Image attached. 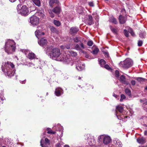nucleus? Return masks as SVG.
<instances>
[{
  "label": "nucleus",
  "mask_w": 147,
  "mask_h": 147,
  "mask_svg": "<svg viewBox=\"0 0 147 147\" xmlns=\"http://www.w3.org/2000/svg\"><path fill=\"white\" fill-rule=\"evenodd\" d=\"M93 50L92 52H91L93 54L96 55L97 54L99 51V50L98 48H96L94 45L92 47Z\"/></svg>",
  "instance_id": "dca6fc26"
},
{
  "label": "nucleus",
  "mask_w": 147,
  "mask_h": 147,
  "mask_svg": "<svg viewBox=\"0 0 147 147\" xmlns=\"http://www.w3.org/2000/svg\"><path fill=\"white\" fill-rule=\"evenodd\" d=\"M65 48H66L67 49H69L71 47V45L69 43H68L65 46Z\"/></svg>",
  "instance_id": "a19ab883"
},
{
  "label": "nucleus",
  "mask_w": 147,
  "mask_h": 147,
  "mask_svg": "<svg viewBox=\"0 0 147 147\" xmlns=\"http://www.w3.org/2000/svg\"><path fill=\"white\" fill-rule=\"evenodd\" d=\"M115 75L116 77H118L119 76V71L117 70H116L115 71Z\"/></svg>",
  "instance_id": "e433bc0d"
},
{
  "label": "nucleus",
  "mask_w": 147,
  "mask_h": 147,
  "mask_svg": "<svg viewBox=\"0 0 147 147\" xmlns=\"http://www.w3.org/2000/svg\"><path fill=\"white\" fill-rule=\"evenodd\" d=\"M61 10V7L59 5H57L56 7L54 8L53 10V11L57 14H59Z\"/></svg>",
  "instance_id": "1a4fd4ad"
},
{
  "label": "nucleus",
  "mask_w": 147,
  "mask_h": 147,
  "mask_svg": "<svg viewBox=\"0 0 147 147\" xmlns=\"http://www.w3.org/2000/svg\"><path fill=\"white\" fill-rule=\"evenodd\" d=\"M93 44V42L92 40H89L88 42L87 45L89 46H92Z\"/></svg>",
  "instance_id": "f704fd0d"
},
{
  "label": "nucleus",
  "mask_w": 147,
  "mask_h": 147,
  "mask_svg": "<svg viewBox=\"0 0 147 147\" xmlns=\"http://www.w3.org/2000/svg\"><path fill=\"white\" fill-rule=\"evenodd\" d=\"M113 96L115 97L116 98H118V97L119 98V96H118V95H117L115 94H114L113 95Z\"/></svg>",
  "instance_id": "864d4df0"
},
{
  "label": "nucleus",
  "mask_w": 147,
  "mask_h": 147,
  "mask_svg": "<svg viewBox=\"0 0 147 147\" xmlns=\"http://www.w3.org/2000/svg\"><path fill=\"white\" fill-rule=\"evenodd\" d=\"M106 63V62L103 59H102V64H105Z\"/></svg>",
  "instance_id": "3c124183"
},
{
  "label": "nucleus",
  "mask_w": 147,
  "mask_h": 147,
  "mask_svg": "<svg viewBox=\"0 0 147 147\" xmlns=\"http://www.w3.org/2000/svg\"><path fill=\"white\" fill-rule=\"evenodd\" d=\"M88 18L86 20V23L89 25H91L93 21V18L91 15H88Z\"/></svg>",
  "instance_id": "9d476101"
},
{
  "label": "nucleus",
  "mask_w": 147,
  "mask_h": 147,
  "mask_svg": "<svg viewBox=\"0 0 147 147\" xmlns=\"http://www.w3.org/2000/svg\"><path fill=\"white\" fill-rule=\"evenodd\" d=\"M42 140H41L40 143V145L42 147H48L47 146H45L42 143Z\"/></svg>",
  "instance_id": "603ef678"
},
{
  "label": "nucleus",
  "mask_w": 147,
  "mask_h": 147,
  "mask_svg": "<svg viewBox=\"0 0 147 147\" xmlns=\"http://www.w3.org/2000/svg\"><path fill=\"white\" fill-rule=\"evenodd\" d=\"M123 110V107L120 106H117L116 107V115L119 119L121 120V119H122L123 117H121L120 116H119L117 115V111H119L120 113H121Z\"/></svg>",
  "instance_id": "0eeeda50"
},
{
  "label": "nucleus",
  "mask_w": 147,
  "mask_h": 147,
  "mask_svg": "<svg viewBox=\"0 0 147 147\" xmlns=\"http://www.w3.org/2000/svg\"><path fill=\"white\" fill-rule=\"evenodd\" d=\"M125 93L128 96H131V92L130 90L128 89H126L125 90Z\"/></svg>",
  "instance_id": "393cba45"
},
{
  "label": "nucleus",
  "mask_w": 147,
  "mask_h": 147,
  "mask_svg": "<svg viewBox=\"0 0 147 147\" xmlns=\"http://www.w3.org/2000/svg\"><path fill=\"white\" fill-rule=\"evenodd\" d=\"M123 83L126 84V85H130L129 82L126 81H125L124 82H123Z\"/></svg>",
  "instance_id": "09e8293b"
},
{
  "label": "nucleus",
  "mask_w": 147,
  "mask_h": 147,
  "mask_svg": "<svg viewBox=\"0 0 147 147\" xmlns=\"http://www.w3.org/2000/svg\"><path fill=\"white\" fill-rule=\"evenodd\" d=\"M80 50H81V52L84 54L86 53V51H83L82 50L80 49Z\"/></svg>",
  "instance_id": "052dcab7"
},
{
  "label": "nucleus",
  "mask_w": 147,
  "mask_h": 147,
  "mask_svg": "<svg viewBox=\"0 0 147 147\" xmlns=\"http://www.w3.org/2000/svg\"><path fill=\"white\" fill-rule=\"evenodd\" d=\"M45 140L46 144H48L49 145L50 144V141L48 138H45Z\"/></svg>",
  "instance_id": "4c0bfd02"
},
{
  "label": "nucleus",
  "mask_w": 147,
  "mask_h": 147,
  "mask_svg": "<svg viewBox=\"0 0 147 147\" xmlns=\"http://www.w3.org/2000/svg\"><path fill=\"white\" fill-rule=\"evenodd\" d=\"M35 55L33 53H29L28 56V57L29 59H33L35 58Z\"/></svg>",
  "instance_id": "412c9836"
},
{
  "label": "nucleus",
  "mask_w": 147,
  "mask_h": 147,
  "mask_svg": "<svg viewBox=\"0 0 147 147\" xmlns=\"http://www.w3.org/2000/svg\"><path fill=\"white\" fill-rule=\"evenodd\" d=\"M102 136L103 142L104 144L107 145L111 142V139L109 136L103 135H102Z\"/></svg>",
  "instance_id": "423d86ee"
},
{
  "label": "nucleus",
  "mask_w": 147,
  "mask_h": 147,
  "mask_svg": "<svg viewBox=\"0 0 147 147\" xmlns=\"http://www.w3.org/2000/svg\"><path fill=\"white\" fill-rule=\"evenodd\" d=\"M71 55L73 57H76L77 55V53L72 51H69Z\"/></svg>",
  "instance_id": "5701e85b"
},
{
  "label": "nucleus",
  "mask_w": 147,
  "mask_h": 147,
  "mask_svg": "<svg viewBox=\"0 0 147 147\" xmlns=\"http://www.w3.org/2000/svg\"><path fill=\"white\" fill-rule=\"evenodd\" d=\"M104 67L108 70H111V69L109 65L107 64L105 65L103 67Z\"/></svg>",
  "instance_id": "2f4dec72"
},
{
  "label": "nucleus",
  "mask_w": 147,
  "mask_h": 147,
  "mask_svg": "<svg viewBox=\"0 0 147 147\" xmlns=\"http://www.w3.org/2000/svg\"><path fill=\"white\" fill-rule=\"evenodd\" d=\"M131 83L133 86H134L136 84V82L134 80H132L131 82Z\"/></svg>",
  "instance_id": "49530a36"
},
{
  "label": "nucleus",
  "mask_w": 147,
  "mask_h": 147,
  "mask_svg": "<svg viewBox=\"0 0 147 147\" xmlns=\"http://www.w3.org/2000/svg\"><path fill=\"white\" fill-rule=\"evenodd\" d=\"M119 20L120 24H123L125 22L126 20L125 17L120 15L119 16Z\"/></svg>",
  "instance_id": "4468645a"
},
{
  "label": "nucleus",
  "mask_w": 147,
  "mask_h": 147,
  "mask_svg": "<svg viewBox=\"0 0 147 147\" xmlns=\"http://www.w3.org/2000/svg\"><path fill=\"white\" fill-rule=\"evenodd\" d=\"M62 89L61 88H58L56 89L55 94L57 96H59L61 94V92L62 91Z\"/></svg>",
  "instance_id": "2eb2a0df"
},
{
  "label": "nucleus",
  "mask_w": 147,
  "mask_h": 147,
  "mask_svg": "<svg viewBox=\"0 0 147 147\" xmlns=\"http://www.w3.org/2000/svg\"><path fill=\"white\" fill-rule=\"evenodd\" d=\"M38 44L41 46H44L46 45L47 43V40L45 38H41L38 42Z\"/></svg>",
  "instance_id": "6e6552de"
},
{
  "label": "nucleus",
  "mask_w": 147,
  "mask_h": 147,
  "mask_svg": "<svg viewBox=\"0 0 147 147\" xmlns=\"http://www.w3.org/2000/svg\"><path fill=\"white\" fill-rule=\"evenodd\" d=\"M79 30V29L77 27H71L69 30V33L72 36L76 35Z\"/></svg>",
  "instance_id": "39448f33"
},
{
  "label": "nucleus",
  "mask_w": 147,
  "mask_h": 147,
  "mask_svg": "<svg viewBox=\"0 0 147 147\" xmlns=\"http://www.w3.org/2000/svg\"><path fill=\"white\" fill-rule=\"evenodd\" d=\"M144 100V101H145V102L144 103V104H147V99H143V100H140V101L141 102H143V101Z\"/></svg>",
  "instance_id": "de8ad7c7"
},
{
  "label": "nucleus",
  "mask_w": 147,
  "mask_h": 147,
  "mask_svg": "<svg viewBox=\"0 0 147 147\" xmlns=\"http://www.w3.org/2000/svg\"><path fill=\"white\" fill-rule=\"evenodd\" d=\"M11 47L12 48V51H14L16 49V47L13 46V45H11Z\"/></svg>",
  "instance_id": "5fc2aeb1"
},
{
  "label": "nucleus",
  "mask_w": 147,
  "mask_h": 147,
  "mask_svg": "<svg viewBox=\"0 0 147 147\" xmlns=\"http://www.w3.org/2000/svg\"><path fill=\"white\" fill-rule=\"evenodd\" d=\"M53 23L56 26H59L61 25V23L59 21L57 20H54Z\"/></svg>",
  "instance_id": "a878e982"
},
{
  "label": "nucleus",
  "mask_w": 147,
  "mask_h": 147,
  "mask_svg": "<svg viewBox=\"0 0 147 147\" xmlns=\"http://www.w3.org/2000/svg\"><path fill=\"white\" fill-rule=\"evenodd\" d=\"M136 80L138 82L141 83L144 82L145 79L142 78H136Z\"/></svg>",
  "instance_id": "c756f323"
},
{
  "label": "nucleus",
  "mask_w": 147,
  "mask_h": 147,
  "mask_svg": "<svg viewBox=\"0 0 147 147\" xmlns=\"http://www.w3.org/2000/svg\"><path fill=\"white\" fill-rule=\"evenodd\" d=\"M30 22L33 25H36L38 24L39 20L36 16H32L30 18Z\"/></svg>",
  "instance_id": "20e7f679"
},
{
  "label": "nucleus",
  "mask_w": 147,
  "mask_h": 147,
  "mask_svg": "<svg viewBox=\"0 0 147 147\" xmlns=\"http://www.w3.org/2000/svg\"><path fill=\"white\" fill-rule=\"evenodd\" d=\"M38 15L41 17L43 18L44 16V14L41 11H39L37 12Z\"/></svg>",
  "instance_id": "7c9ffc66"
},
{
  "label": "nucleus",
  "mask_w": 147,
  "mask_h": 147,
  "mask_svg": "<svg viewBox=\"0 0 147 147\" xmlns=\"http://www.w3.org/2000/svg\"><path fill=\"white\" fill-rule=\"evenodd\" d=\"M5 51L6 52H7V53L9 54V48L7 46H5Z\"/></svg>",
  "instance_id": "c9c22d12"
},
{
  "label": "nucleus",
  "mask_w": 147,
  "mask_h": 147,
  "mask_svg": "<svg viewBox=\"0 0 147 147\" xmlns=\"http://www.w3.org/2000/svg\"><path fill=\"white\" fill-rule=\"evenodd\" d=\"M110 28L112 32H116V30L115 29L112 28L111 26H110Z\"/></svg>",
  "instance_id": "79ce46f5"
},
{
  "label": "nucleus",
  "mask_w": 147,
  "mask_h": 147,
  "mask_svg": "<svg viewBox=\"0 0 147 147\" xmlns=\"http://www.w3.org/2000/svg\"><path fill=\"white\" fill-rule=\"evenodd\" d=\"M143 43V42L141 40H139L138 42V45L139 46H142Z\"/></svg>",
  "instance_id": "ea45409f"
},
{
  "label": "nucleus",
  "mask_w": 147,
  "mask_h": 147,
  "mask_svg": "<svg viewBox=\"0 0 147 147\" xmlns=\"http://www.w3.org/2000/svg\"><path fill=\"white\" fill-rule=\"evenodd\" d=\"M124 34L126 37H128L129 36V33L126 30H124Z\"/></svg>",
  "instance_id": "72a5a7b5"
},
{
  "label": "nucleus",
  "mask_w": 147,
  "mask_h": 147,
  "mask_svg": "<svg viewBox=\"0 0 147 147\" xmlns=\"http://www.w3.org/2000/svg\"><path fill=\"white\" fill-rule=\"evenodd\" d=\"M75 48L76 49L78 50H80L81 49L79 45L78 44H76L75 46Z\"/></svg>",
  "instance_id": "58836bf2"
},
{
  "label": "nucleus",
  "mask_w": 147,
  "mask_h": 147,
  "mask_svg": "<svg viewBox=\"0 0 147 147\" xmlns=\"http://www.w3.org/2000/svg\"><path fill=\"white\" fill-rule=\"evenodd\" d=\"M55 3L57 4V5H59V2L57 0H50L49 2V5L51 7H53V4Z\"/></svg>",
  "instance_id": "ddd939ff"
},
{
  "label": "nucleus",
  "mask_w": 147,
  "mask_h": 147,
  "mask_svg": "<svg viewBox=\"0 0 147 147\" xmlns=\"http://www.w3.org/2000/svg\"><path fill=\"white\" fill-rule=\"evenodd\" d=\"M61 48L62 49H64L65 47H64V46H63L61 45Z\"/></svg>",
  "instance_id": "338daca9"
},
{
  "label": "nucleus",
  "mask_w": 147,
  "mask_h": 147,
  "mask_svg": "<svg viewBox=\"0 0 147 147\" xmlns=\"http://www.w3.org/2000/svg\"><path fill=\"white\" fill-rule=\"evenodd\" d=\"M140 37L141 38H144L146 36V32H142L139 34Z\"/></svg>",
  "instance_id": "4be33fe9"
},
{
  "label": "nucleus",
  "mask_w": 147,
  "mask_h": 147,
  "mask_svg": "<svg viewBox=\"0 0 147 147\" xmlns=\"http://www.w3.org/2000/svg\"><path fill=\"white\" fill-rule=\"evenodd\" d=\"M36 6L40 7L41 5L40 1V0H31Z\"/></svg>",
  "instance_id": "6ab92c4d"
},
{
  "label": "nucleus",
  "mask_w": 147,
  "mask_h": 147,
  "mask_svg": "<svg viewBox=\"0 0 147 147\" xmlns=\"http://www.w3.org/2000/svg\"><path fill=\"white\" fill-rule=\"evenodd\" d=\"M144 135L146 136L147 135V130H146L144 131Z\"/></svg>",
  "instance_id": "e2e57ef3"
},
{
  "label": "nucleus",
  "mask_w": 147,
  "mask_h": 147,
  "mask_svg": "<svg viewBox=\"0 0 147 147\" xmlns=\"http://www.w3.org/2000/svg\"><path fill=\"white\" fill-rule=\"evenodd\" d=\"M101 139V135H100L98 137V140L99 141H100V140Z\"/></svg>",
  "instance_id": "0e129e2a"
},
{
  "label": "nucleus",
  "mask_w": 147,
  "mask_h": 147,
  "mask_svg": "<svg viewBox=\"0 0 147 147\" xmlns=\"http://www.w3.org/2000/svg\"><path fill=\"white\" fill-rule=\"evenodd\" d=\"M126 98L124 94H122L121 95V98L120 101H122L123 99H125Z\"/></svg>",
  "instance_id": "473e14b6"
},
{
  "label": "nucleus",
  "mask_w": 147,
  "mask_h": 147,
  "mask_svg": "<svg viewBox=\"0 0 147 147\" xmlns=\"http://www.w3.org/2000/svg\"><path fill=\"white\" fill-rule=\"evenodd\" d=\"M64 147H69V146L68 145H66L64 146Z\"/></svg>",
  "instance_id": "774afa93"
},
{
  "label": "nucleus",
  "mask_w": 147,
  "mask_h": 147,
  "mask_svg": "<svg viewBox=\"0 0 147 147\" xmlns=\"http://www.w3.org/2000/svg\"><path fill=\"white\" fill-rule=\"evenodd\" d=\"M114 142L115 144H116V145H117L119 147H122V144L119 140L117 139L114 141Z\"/></svg>",
  "instance_id": "aec40b11"
},
{
  "label": "nucleus",
  "mask_w": 147,
  "mask_h": 147,
  "mask_svg": "<svg viewBox=\"0 0 147 147\" xmlns=\"http://www.w3.org/2000/svg\"><path fill=\"white\" fill-rule=\"evenodd\" d=\"M50 16L52 18H53L55 16V15L52 13H50Z\"/></svg>",
  "instance_id": "6e6d98bb"
},
{
  "label": "nucleus",
  "mask_w": 147,
  "mask_h": 147,
  "mask_svg": "<svg viewBox=\"0 0 147 147\" xmlns=\"http://www.w3.org/2000/svg\"><path fill=\"white\" fill-rule=\"evenodd\" d=\"M21 6V5L20 4L18 5L17 9L18 13L23 16H27L28 12V8L25 5Z\"/></svg>",
  "instance_id": "7ed1b4c3"
},
{
  "label": "nucleus",
  "mask_w": 147,
  "mask_h": 147,
  "mask_svg": "<svg viewBox=\"0 0 147 147\" xmlns=\"http://www.w3.org/2000/svg\"><path fill=\"white\" fill-rule=\"evenodd\" d=\"M80 37H78L77 36H76L73 38V40L74 42L78 43L80 40Z\"/></svg>",
  "instance_id": "c85d7f7f"
},
{
  "label": "nucleus",
  "mask_w": 147,
  "mask_h": 147,
  "mask_svg": "<svg viewBox=\"0 0 147 147\" xmlns=\"http://www.w3.org/2000/svg\"><path fill=\"white\" fill-rule=\"evenodd\" d=\"M80 45L81 46V47L82 49H84V45L82 43H81Z\"/></svg>",
  "instance_id": "bf43d9fd"
},
{
  "label": "nucleus",
  "mask_w": 147,
  "mask_h": 147,
  "mask_svg": "<svg viewBox=\"0 0 147 147\" xmlns=\"http://www.w3.org/2000/svg\"><path fill=\"white\" fill-rule=\"evenodd\" d=\"M53 47L51 46H47V49L46 50V53L49 52H51L52 50L53 49Z\"/></svg>",
  "instance_id": "b1692460"
},
{
  "label": "nucleus",
  "mask_w": 147,
  "mask_h": 147,
  "mask_svg": "<svg viewBox=\"0 0 147 147\" xmlns=\"http://www.w3.org/2000/svg\"><path fill=\"white\" fill-rule=\"evenodd\" d=\"M9 1L11 2H14L15 1H16V0H9Z\"/></svg>",
  "instance_id": "69168bd1"
},
{
  "label": "nucleus",
  "mask_w": 147,
  "mask_h": 147,
  "mask_svg": "<svg viewBox=\"0 0 147 147\" xmlns=\"http://www.w3.org/2000/svg\"><path fill=\"white\" fill-rule=\"evenodd\" d=\"M89 5L91 7H93L94 6V3L93 2H89L88 3Z\"/></svg>",
  "instance_id": "c03bdc74"
},
{
  "label": "nucleus",
  "mask_w": 147,
  "mask_h": 147,
  "mask_svg": "<svg viewBox=\"0 0 147 147\" xmlns=\"http://www.w3.org/2000/svg\"><path fill=\"white\" fill-rule=\"evenodd\" d=\"M76 68L79 71H81L82 69L81 66L80 65V66L79 65L76 67Z\"/></svg>",
  "instance_id": "37998d69"
},
{
  "label": "nucleus",
  "mask_w": 147,
  "mask_h": 147,
  "mask_svg": "<svg viewBox=\"0 0 147 147\" xmlns=\"http://www.w3.org/2000/svg\"><path fill=\"white\" fill-rule=\"evenodd\" d=\"M61 52L60 49L57 48L53 49L50 53V57L53 59H56L57 61H62L64 60L63 57L61 58L60 56Z\"/></svg>",
  "instance_id": "f257e3e1"
},
{
  "label": "nucleus",
  "mask_w": 147,
  "mask_h": 147,
  "mask_svg": "<svg viewBox=\"0 0 147 147\" xmlns=\"http://www.w3.org/2000/svg\"><path fill=\"white\" fill-rule=\"evenodd\" d=\"M120 80L123 83L125 81V76L123 75H121L120 77Z\"/></svg>",
  "instance_id": "bb28decb"
},
{
  "label": "nucleus",
  "mask_w": 147,
  "mask_h": 147,
  "mask_svg": "<svg viewBox=\"0 0 147 147\" xmlns=\"http://www.w3.org/2000/svg\"><path fill=\"white\" fill-rule=\"evenodd\" d=\"M49 28H50L51 32L53 33H55L58 34L59 32V31L56 28L54 27L53 26H49Z\"/></svg>",
  "instance_id": "f8f14e48"
},
{
  "label": "nucleus",
  "mask_w": 147,
  "mask_h": 147,
  "mask_svg": "<svg viewBox=\"0 0 147 147\" xmlns=\"http://www.w3.org/2000/svg\"><path fill=\"white\" fill-rule=\"evenodd\" d=\"M133 64V60L130 58H127L121 61L119 63V66L125 69H127L131 67Z\"/></svg>",
  "instance_id": "f03ea898"
},
{
  "label": "nucleus",
  "mask_w": 147,
  "mask_h": 147,
  "mask_svg": "<svg viewBox=\"0 0 147 147\" xmlns=\"http://www.w3.org/2000/svg\"><path fill=\"white\" fill-rule=\"evenodd\" d=\"M47 133L49 134H55L56 132L55 131H48Z\"/></svg>",
  "instance_id": "a18cd8bd"
},
{
  "label": "nucleus",
  "mask_w": 147,
  "mask_h": 147,
  "mask_svg": "<svg viewBox=\"0 0 147 147\" xmlns=\"http://www.w3.org/2000/svg\"><path fill=\"white\" fill-rule=\"evenodd\" d=\"M61 144L59 143H58L56 144V146L57 147H60Z\"/></svg>",
  "instance_id": "4d7b16f0"
},
{
  "label": "nucleus",
  "mask_w": 147,
  "mask_h": 147,
  "mask_svg": "<svg viewBox=\"0 0 147 147\" xmlns=\"http://www.w3.org/2000/svg\"><path fill=\"white\" fill-rule=\"evenodd\" d=\"M10 66L12 68H13L14 67V65L12 63H11Z\"/></svg>",
  "instance_id": "13d9d810"
},
{
  "label": "nucleus",
  "mask_w": 147,
  "mask_h": 147,
  "mask_svg": "<svg viewBox=\"0 0 147 147\" xmlns=\"http://www.w3.org/2000/svg\"><path fill=\"white\" fill-rule=\"evenodd\" d=\"M138 143L140 144H144L146 142V140L143 137L139 138L137 140Z\"/></svg>",
  "instance_id": "9b49d317"
},
{
  "label": "nucleus",
  "mask_w": 147,
  "mask_h": 147,
  "mask_svg": "<svg viewBox=\"0 0 147 147\" xmlns=\"http://www.w3.org/2000/svg\"><path fill=\"white\" fill-rule=\"evenodd\" d=\"M109 21L115 24H116L117 23L116 19L113 16L110 17Z\"/></svg>",
  "instance_id": "f3484780"
},
{
  "label": "nucleus",
  "mask_w": 147,
  "mask_h": 147,
  "mask_svg": "<svg viewBox=\"0 0 147 147\" xmlns=\"http://www.w3.org/2000/svg\"><path fill=\"white\" fill-rule=\"evenodd\" d=\"M102 52L105 56H106L107 57H108L109 56V54L108 52H105L103 51Z\"/></svg>",
  "instance_id": "8fccbe9b"
},
{
  "label": "nucleus",
  "mask_w": 147,
  "mask_h": 147,
  "mask_svg": "<svg viewBox=\"0 0 147 147\" xmlns=\"http://www.w3.org/2000/svg\"><path fill=\"white\" fill-rule=\"evenodd\" d=\"M98 60L99 62V64L101 66V59L98 58Z\"/></svg>",
  "instance_id": "680f3d73"
},
{
  "label": "nucleus",
  "mask_w": 147,
  "mask_h": 147,
  "mask_svg": "<svg viewBox=\"0 0 147 147\" xmlns=\"http://www.w3.org/2000/svg\"><path fill=\"white\" fill-rule=\"evenodd\" d=\"M127 30L131 34L132 36H134L135 35L134 32H133L131 28L129 27H128L127 28Z\"/></svg>",
  "instance_id": "cd10ccee"
},
{
  "label": "nucleus",
  "mask_w": 147,
  "mask_h": 147,
  "mask_svg": "<svg viewBox=\"0 0 147 147\" xmlns=\"http://www.w3.org/2000/svg\"><path fill=\"white\" fill-rule=\"evenodd\" d=\"M41 32L39 30V28H38L36 31L35 32V34L38 38H39V37H40V36H41Z\"/></svg>",
  "instance_id": "a211bd4d"
}]
</instances>
